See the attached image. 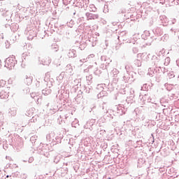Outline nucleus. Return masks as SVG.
Listing matches in <instances>:
<instances>
[{"label": "nucleus", "mask_w": 179, "mask_h": 179, "mask_svg": "<svg viewBox=\"0 0 179 179\" xmlns=\"http://www.w3.org/2000/svg\"><path fill=\"white\" fill-rule=\"evenodd\" d=\"M64 1V2H65V0H63Z\"/></svg>", "instance_id": "nucleus-6"}, {"label": "nucleus", "mask_w": 179, "mask_h": 179, "mask_svg": "<svg viewBox=\"0 0 179 179\" xmlns=\"http://www.w3.org/2000/svg\"><path fill=\"white\" fill-rule=\"evenodd\" d=\"M1 99H5V97H2V95H1Z\"/></svg>", "instance_id": "nucleus-5"}, {"label": "nucleus", "mask_w": 179, "mask_h": 179, "mask_svg": "<svg viewBox=\"0 0 179 179\" xmlns=\"http://www.w3.org/2000/svg\"><path fill=\"white\" fill-rule=\"evenodd\" d=\"M6 85V81H5L4 80H1L0 87H5Z\"/></svg>", "instance_id": "nucleus-1"}, {"label": "nucleus", "mask_w": 179, "mask_h": 179, "mask_svg": "<svg viewBox=\"0 0 179 179\" xmlns=\"http://www.w3.org/2000/svg\"><path fill=\"white\" fill-rule=\"evenodd\" d=\"M99 17V15H92V19H97Z\"/></svg>", "instance_id": "nucleus-2"}, {"label": "nucleus", "mask_w": 179, "mask_h": 179, "mask_svg": "<svg viewBox=\"0 0 179 179\" xmlns=\"http://www.w3.org/2000/svg\"><path fill=\"white\" fill-rule=\"evenodd\" d=\"M1 66H2V62H1V61L0 60V69H1Z\"/></svg>", "instance_id": "nucleus-3"}, {"label": "nucleus", "mask_w": 179, "mask_h": 179, "mask_svg": "<svg viewBox=\"0 0 179 179\" xmlns=\"http://www.w3.org/2000/svg\"><path fill=\"white\" fill-rule=\"evenodd\" d=\"M69 2H71V1H66L65 3H69Z\"/></svg>", "instance_id": "nucleus-4"}]
</instances>
